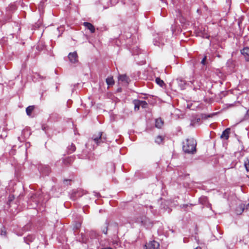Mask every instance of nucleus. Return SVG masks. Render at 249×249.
<instances>
[{
  "instance_id": "obj_32",
  "label": "nucleus",
  "mask_w": 249,
  "mask_h": 249,
  "mask_svg": "<svg viewBox=\"0 0 249 249\" xmlns=\"http://www.w3.org/2000/svg\"><path fill=\"white\" fill-rule=\"evenodd\" d=\"M113 244H117V241H115L114 242H113Z\"/></svg>"
},
{
  "instance_id": "obj_28",
  "label": "nucleus",
  "mask_w": 249,
  "mask_h": 249,
  "mask_svg": "<svg viewBox=\"0 0 249 249\" xmlns=\"http://www.w3.org/2000/svg\"><path fill=\"white\" fill-rule=\"evenodd\" d=\"M71 181V180H69V179H65V180H64V181L65 183H66H66H67L68 182H69V181Z\"/></svg>"
},
{
  "instance_id": "obj_6",
  "label": "nucleus",
  "mask_w": 249,
  "mask_h": 249,
  "mask_svg": "<svg viewBox=\"0 0 249 249\" xmlns=\"http://www.w3.org/2000/svg\"><path fill=\"white\" fill-rule=\"evenodd\" d=\"M119 82H122L123 84L126 86L129 83V79L126 75H120L119 77Z\"/></svg>"
},
{
  "instance_id": "obj_8",
  "label": "nucleus",
  "mask_w": 249,
  "mask_h": 249,
  "mask_svg": "<svg viewBox=\"0 0 249 249\" xmlns=\"http://www.w3.org/2000/svg\"><path fill=\"white\" fill-rule=\"evenodd\" d=\"M84 26L88 29L90 30V32L93 33L95 32V28L94 26L89 22H85L83 23Z\"/></svg>"
},
{
  "instance_id": "obj_26",
  "label": "nucleus",
  "mask_w": 249,
  "mask_h": 249,
  "mask_svg": "<svg viewBox=\"0 0 249 249\" xmlns=\"http://www.w3.org/2000/svg\"><path fill=\"white\" fill-rule=\"evenodd\" d=\"M245 117L246 119L249 118V109L247 111Z\"/></svg>"
},
{
  "instance_id": "obj_2",
  "label": "nucleus",
  "mask_w": 249,
  "mask_h": 249,
  "mask_svg": "<svg viewBox=\"0 0 249 249\" xmlns=\"http://www.w3.org/2000/svg\"><path fill=\"white\" fill-rule=\"evenodd\" d=\"M106 140L104 138L103 133H98L97 135H94L92 138V141H94L97 145L99 144L101 142H103Z\"/></svg>"
},
{
  "instance_id": "obj_19",
  "label": "nucleus",
  "mask_w": 249,
  "mask_h": 249,
  "mask_svg": "<svg viewBox=\"0 0 249 249\" xmlns=\"http://www.w3.org/2000/svg\"><path fill=\"white\" fill-rule=\"evenodd\" d=\"M245 168L246 170L249 172V159H247V160L244 163Z\"/></svg>"
},
{
  "instance_id": "obj_4",
  "label": "nucleus",
  "mask_w": 249,
  "mask_h": 249,
  "mask_svg": "<svg viewBox=\"0 0 249 249\" xmlns=\"http://www.w3.org/2000/svg\"><path fill=\"white\" fill-rule=\"evenodd\" d=\"M38 197L39 195L37 194H32L31 195L29 202L33 207L37 205L39 202V199L38 198Z\"/></svg>"
},
{
  "instance_id": "obj_18",
  "label": "nucleus",
  "mask_w": 249,
  "mask_h": 249,
  "mask_svg": "<svg viewBox=\"0 0 249 249\" xmlns=\"http://www.w3.org/2000/svg\"><path fill=\"white\" fill-rule=\"evenodd\" d=\"M200 118H197L194 120H192L191 123V125L192 126H195L196 123H198L200 121Z\"/></svg>"
},
{
  "instance_id": "obj_17",
  "label": "nucleus",
  "mask_w": 249,
  "mask_h": 249,
  "mask_svg": "<svg viewBox=\"0 0 249 249\" xmlns=\"http://www.w3.org/2000/svg\"><path fill=\"white\" fill-rule=\"evenodd\" d=\"M162 140H163L162 137L160 136H159L156 138V139L155 140V142L156 143L160 144L162 142Z\"/></svg>"
},
{
  "instance_id": "obj_9",
  "label": "nucleus",
  "mask_w": 249,
  "mask_h": 249,
  "mask_svg": "<svg viewBox=\"0 0 249 249\" xmlns=\"http://www.w3.org/2000/svg\"><path fill=\"white\" fill-rule=\"evenodd\" d=\"M244 211H245V205L242 204L237 207L235 210L236 213L237 214H241Z\"/></svg>"
},
{
  "instance_id": "obj_7",
  "label": "nucleus",
  "mask_w": 249,
  "mask_h": 249,
  "mask_svg": "<svg viewBox=\"0 0 249 249\" xmlns=\"http://www.w3.org/2000/svg\"><path fill=\"white\" fill-rule=\"evenodd\" d=\"M241 53L244 55L245 59L249 61V48H245L241 51Z\"/></svg>"
},
{
  "instance_id": "obj_13",
  "label": "nucleus",
  "mask_w": 249,
  "mask_h": 249,
  "mask_svg": "<svg viewBox=\"0 0 249 249\" xmlns=\"http://www.w3.org/2000/svg\"><path fill=\"white\" fill-rule=\"evenodd\" d=\"M108 227V223L107 221L106 222V223L105 224V225L102 227V232L104 233H105V234H107V233Z\"/></svg>"
},
{
  "instance_id": "obj_15",
  "label": "nucleus",
  "mask_w": 249,
  "mask_h": 249,
  "mask_svg": "<svg viewBox=\"0 0 249 249\" xmlns=\"http://www.w3.org/2000/svg\"><path fill=\"white\" fill-rule=\"evenodd\" d=\"M75 149L76 147L75 145L71 143V145L68 147V152L70 154L71 153L73 152L75 150Z\"/></svg>"
},
{
  "instance_id": "obj_29",
  "label": "nucleus",
  "mask_w": 249,
  "mask_h": 249,
  "mask_svg": "<svg viewBox=\"0 0 249 249\" xmlns=\"http://www.w3.org/2000/svg\"><path fill=\"white\" fill-rule=\"evenodd\" d=\"M13 198V196H11H11H10V197H9V201H12V200Z\"/></svg>"
},
{
  "instance_id": "obj_3",
  "label": "nucleus",
  "mask_w": 249,
  "mask_h": 249,
  "mask_svg": "<svg viewBox=\"0 0 249 249\" xmlns=\"http://www.w3.org/2000/svg\"><path fill=\"white\" fill-rule=\"evenodd\" d=\"M145 247L146 249H160L159 243L154 240L150 241Z\"/></svg>"
},
{
  "instance_id": "obj_23",
  "label": "nucleus",
  "mask_w": 249,
  "mask_h": 249,
  "mask_svg": "<svg viewBox=\"0 0 249 249\" xmlns=\"http://www.w3.org/2000/svg\"><path fill=\"white\" fill-rule=\"evenodd\" d=\"M106 81L107 84V88L108 89H109V77H107L106 78Z\"/></svg>"
},
{
  "instance_id": "obj_35",
  "label": "nucleus",
  "mask_w": 249,
  "mask_h": 249,
  "mask_svg": "<svg viewBox=\"0 0 249 249\" xmlns=\"http://www.w3.org/2000/svg\"><path fill=\"white\" fill-rule=\"evenodd\" d=\"M3 234H5V232H4V233H3Z\"/></svg>"
},
{
  "instance_id": "obj_12",
  "label": "nucleus",
  "mask_w": 249,
  "mask_h": 249,
  "mask_svg": "<svg viewBox=\"0 0 249 249\" xmlns=\"http://www.w3.org/2000/svg\"><path fill=\"white\" fill-rule=\"evenodd\" d=\"M34 109V107L33 106H29L26 109V112L28 116H30L31 115L32 112Z\"/></svg>"
},
{
  "instance_id": "obj_27",
  "label": "nucleus",
  "mask_w": 249,
  "mask_h": 249,
  "mask_svg": "<svg viewBox=\"0 0 249 249\" xmlns=\"http://www.w3.org/2000/svg\"><path fill=\"white\" fill-rule=\"evenodd\" d=\"M117 226V224L116 223H113L111 224V228H113V227H115Z\"/></svg>"
},
{
  "instance_id": "obj_11",
  "label": "nucleus",
  "mask_w": 249,
  "mask_h": 249,
  "mask_svg": "<svg viewBox=\"0 0 249 249\" xmlns=\"http://www.w3.org/2000/svg\"><path fill=\"white\" fill-rule=\"evenodd\" d=\"M163 124V121L160 118L157 119L155 121V126L158 128H160Z\"/></svg>"
},
{
  "instance_id": "obj_22",
  "label": "nucleus",
  "mask_w": 249,
  "mask_h": 249,
  "mask_svg": "<svg viewBox=\"0 0 249 249\" xmlns=\"http://www.w3.org/2000/svg\"><path fill=\"white\" fill-rule=\"evenodd\" d=\"M245 212L248 213H249V203L245 206Z\"/></svg>"
},
{
  "instance_id": "obj_36",
  "label": "nucleus",
  "mask_w": 249,
  "mask_h": 249,
  "mask_svg": "<svg viewBox=\"0 0 249 249\" xmlns=\"http://www.w3.org/2000/svg\"><path fill=\"white\" fill-rule=\"evenodd\" d=\"M113 249V248H110V249Z\"/></svg>"
},
{
  "instance_id": "obj_33",
  "label": "nucleus",
  "mask_w": 249,
  "mask_h": 249,
  "mask_svg": "<svg viewBox=\"0 0 249 249\" xmlns=\"http://www.w3.org/2000/svg\"><path fill=\"white\" fill-rule=\"evenodd\" d=\"M95 196H98V193H96L95 194Z\"/></svg>"
},
{
  "instance_id": "obj_10",
  "label": "nucleus",
  "mask_w": 249,
  "mask_h": 249,
  "mask_svg": "<svg viewBox=\"0 0 249 249\" xmlns=\"http://www.w3.org/2000/svg\"><path fill=\"white\" fill-rule=\"evenodd\" d=\"M230 128L226 129L222 133L221 138H224L226 140H227L229 138V134L230 133Z\"/></svg>"
},
{
  "instance_id": "obj_1",
  "label": "nucleus",
  "mask_w": 249,
  "mask_h": 249,
  "mask_svg": "<svg viewBox=\"0 0 249 249\" xmlns=\"http://www.w3.org/2000/svg\"><path fill=\"white\" fill-rule=\"evenodd\" d=\"M196 142L193 139H187L183 142V150L185 153H192L196 150Z\"/></svg>"
},
{
  "instance_id": "obj_24",
  "label": "nucleus",
  "mask_w": 249,
  "mask_h": 249,
  "mask_svg": "<svg viewBox=\"0 0 249 249\" xmlns=\"http://www.w3.org/2000/svg\"><path fill=\"white\" fill-rule=\"evenodd\" d=\"M114 83V82L113 80L112 79V77H110V85H113Z\"/></svg>"
},
{
  "instance_id": "obj_31",
  "label": "nucleus",
  "mask_w": 249,
  "mask_h": 249,
  "mask_svg": "<svg viewBox=\"0 0 249 249\" xmlns=\"http://www.w3.org/2000/svg\"><path fill=\"white\" fill-rule=\"evenodd\" d=\"M101 249H109V248H102Z\"/></svg>"
},
{
  "instance_id": "obj_14",
  "label": "nucleus",
  "mask_w": 249,
  "mask_h": 249,
  "mask_svg": "<svg viewBox=\"0 0 249 249\" xmlns=\"http://www.w3.org/2000/svg\"><path fill=\"white\" fill-rule=\"evenodd\" d=\"M134 104L135 105V110L137 111L139 109L140 107H141V103L140 100H135L134 101Z\"/></svg>"
},
{
  "instance_id": "obj_34",
  "label": "nucleus",
  "mask_w": 249,
  "mask_h": 249,
  "mask_svg": "<svg viewBox=\"0 0 249 249\" xmlns=\"http://www.w3.org/2000/svg\"><path fill=\"white\" fill-rule=\"evenodd\" d=\"M3 234H5V232H4V233H3Z\"/></svg>"
},
{
  "instance_id": "obj_21",
  "label": "nucleus",
  "mask_w": 249,
  "mask_h": 249,
  "mask_svg": "<svg viewBox=\"0 0 249 249\" xmlns=\"http://www.w3.org/2000/svg\"><path fill=\"white\" fill-rule=\"evenodd\" d=\"M71 159L70 158H67L64 160V163L65 164H70L71 162Z\"/></svg>"
},
{
  "instance_id": "obj_5",
  "label": "nucleus",
  "mask_w": 249,
  "mask_h": 249,
  "mask_svg": "<svg viewBox=\"0 0 249 249\" xmlns=\"http://www.w3.org/2000/svg\"><path fill=\"white\" fill-rule=\"evenodd\" d=\"M68 58L70 61L72 63H75L78 61V56L75 52L70 53L69 54Z\"/></svg>"
},
{
  "instance_id": "obj_30",
  "label": "nucleus",
  "mask_w": 249,
  "mask_h": 249,
  "mask_svg": "<svg viewBox=\"0 0 249 249\" xmlns=\"http://www.w3.org/2000/svg\"><path fill=\"white\" fill-rule=\"evenodd\" d=\"M80 224H78L77 225H76V228L77 229H78V228L80 227Z\"/></svg>"
},
{
  "instance_id": "obj_25",
  "label": "nucleus",
  "mask_w": 249,
  "mask_h": 249,
  "mask_svg": "<svg viewBox=\"0 0 249 249\" xmlns=\"http://www.w3.org/2000/svg\"><path fill=\"white\" fill-rule=\"evenodd\" d=\"M206 60V57H205L201 61V64L204 65Z\"/></svg>"
},
{
  "instance_id": "obj_20",
  "label": "nucleus",
  "mask_w": 249,
  "mask_h": 249,
  "mask_svg": "<svg viewBox=\"0 0 249 249\" xmlns=\"http://www.w3.org/2000/svg\"><path fill=\"white\" fill-rule=\"evenodd\" d=\"M140 103H141V107L142 108H145L147 106V103L144 101H140Z\"/></svg>"
},
{
  "instance_id": "obj_16",
  "label": "nucleus",
  "mask_w": 249,
  "mask_h": 249,
  "mask_svg": "<svg viewBox=\"0 0 249 249\" xmlns=\"http://www.w3.org/2000/svg\"><path fill=\"white\" fill-rule=\"evenodd\" d=\"M156 82L157 84H158L160 87H162L164 85V82L163 80H161L160 78H157L156 79Z\"/></svg>"
}]
</instances>
